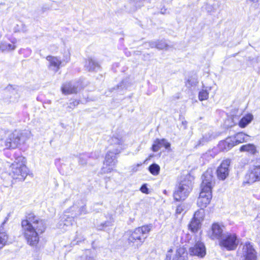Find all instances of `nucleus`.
<instances>
[{
  "instance_id": "nucleus-1",
  "label": "nucleus",
  "mask_w": 260,
  "mask_h": 260,
  "mask_svg": "<svg viewBox=\"0 0 260 260\" xmlns=\"http://www.w3.org/2000/svg\"><path fill=\"white\" fill-rule=\"evenodd\" d=\"M22 233L27 244L35 247L39 242V235L46 230L45 221L34 214H29L21 221Z\"/></svg>"
},
{
  "instance_id": "nucleus-2",
  "label": "nucleus",
  "mask_w": 260,
  "mask_h": 260,
  "mask_svg": "<svg viewBox=\"0 0 260 260\" xmlns=\"http://www.w3.org/2000/svg\"><path fill=\"white\" fill-rule=\"evenodd\" d=\"M201 191L197 201L198 206L202 209L206 208L212 199V188L214 185L213 173L207 170L202 176Z\"/></svg>"
},
{
  "instance_id": "nucleus-3",
  "label": "nucleus",
  "mask_w": 260,
  "mask_h": 260,
  "mask_svg": "<svg viewBox=\"0 0 260 260\" xmlns=\"http://www.w3.org/2000/svg\"><path fill=\"white\" fill-rule=\"evenodd\" d=\"M9 174L13 178L24 179L27 175L25 158L19 156L9 166Z\"/></svg>"
},
{
  "instance_id": "nucleus-4",
  "label": "nucleus",
  "mask_w": 260,
  "mask_h": 260,
  "mask_svg": "<svg viewBox=\"0 0 260 260\" xmlns=\"http://www.w3.org/2000/svg\"><path fill=\"white\" fill-rule=\"evenodd\" d=\"M120 153V149H115L114 150H109L106 155L101 171L102 173L106 174L114 170L117 163L116 154Z\"/></svg>"
},
{
  "instance_id": "nucleus-5",
  "label": "nucleus",
  "mask_w": 260,
  "mask_h": 260,
  "mask_svg": "<svg viewBox=\"0 0 260 260\" xmlns=\"http://www.w3.org/2000/svg\"><path fill=\"white\" fill-rule=\"evenodd\" d=\"M151 230V226L149 225H143L135 229L134 231H128L126 233L129 242L134 243L139 240L142 243L144 242L147 236L142 238L143 236L148 234Z\"/></svg>"
},
{
  "instance_id": "nucleus-6",
  "label": "nucleus",
  "mask_w": 260,
  "mask_h": 260,
  "mask_svg": "<svg viewBox=\"0 0 260 260\" xmlns=\"http://www.w3.org/2000/svg\"><path fill=\"white\" fill-rule=\"evenodd\" d=\"M191 190V182L188 180L181 181L174 192V198L177 201L184 200Z\"/></svg>"
},
{
  "instance_id": "nucleus-7",
  "label": "nucleus",
  "mask_w": 260,
  "mask_h": 260,
  "mask_svg": "<svg viewBox=\"0 0 260 260\" xmlns=\"http://www.w3.org/2000/svg\"><path fill=\"white\" fill-rule=\"evenodd\" d=\"M239 241L235 234L226 233L219 241V245L227 250H234L236 249Z\"/></svg>"
},
{
  "instance_id": "nucleus-8",
  "label": "nucleus",
  "mask_w": 260,
  "mask_h": 260,
  "mask_svg": "<svg viewBox=\"0 0 260 260\" xmlns=\"http://www.w3.org/2000/svg\"><path fill=\"white\" fill-rule=\"evenodd\" d=\"M186 251L183 247H178L175 250L170 248L167 251L165 260H185Z\"/></svg>"
},
{
  "instance_id": "nucleus-9",
  "label": "nucleus",
  "mask_w": 260,
  "mask_h": 260,
  "mask_svg": "<svg viewBox=\"0 0 260 260\" xmlns=\"http://www.w3.org/2000/svg\"><path fill=\"white\" fill-rule=\"evenodd\" d=\"M240 254L242 260H257L256 252L250 243L243 245Z\"/></svg>"
},
{
  "instance_id": "nucleus-10",
  "label": "nucleus",
  "mask_w": 260,
  "mask_h": 260,
  "mask_svg": "<svg viewBox=\"0 0 260 260\" xmlns=\"http://www.w3.org/2000/svg\"><path fill=\"white\" fill-rule=\"evenodd\" d=\"M231 160L229 159L223 160L216 170L217 178L221 180H225L229 175V166Z\"/></svg>"
},
{
  "instance_id": "nucleus-11",
  "label": "nucleus",
  "mask_w": 260,
  "mask_h": 260,
  "mask_svg": "<svg viewBox=\"0 0 260 260\" xmlns=\"http://www.w3.org/2000/svg\"><path fill=\"white\" fill-rule=\"evenodd\" d=\"M21 136V134L17 131L10 134L5 142L6 148H15L19 144Z\"/></svg>"
},
{
  "instance_id": "nucleus-12",
  "label": "nucleus",
  "mask_w": 260,
  "mask_h": 260,
  "mask_svg": "<svg viewBox=\"0 0 260 260\" xmlns=\"http://www.w3.org/2000/svg\"><path fill=\"white\" fill-rule=\"evenodd\" d=\"M222 233V227L219 224L215 223L212 224L211 230L208 232V235L212 240H218L219 241L224 235Z\"/></svg>"
},
{
  "instance_id": "nucleus-13",
  "label": "nucleus",
  "mask_w": 260,
  "mask_h": 260,
  "mask_svg": "<svg viewBox=\"0 0 260 260\" xmlns=\"http://www.w3.org/2000/svg\"><path fill=\"white\" fill-rule=\"evenodd\" d=\"M80 89L81 86L79 82L74 83L71 82L66 83L61 87L62 92L64 94L77 93Z\"/></svg>"
},
{
  "instance_id": "nucleus-14",
  "label": "nucleus",
  "mask_w": 260,
  "mask_h": 260,
  "mask_svg": "<svg viewBox=\"0 0 260 260\" xmlns=\"http://www.w3.org/2000/svg\"><path fill=\"white\" fill-rule=\"evenodd\" d=\"M189 253L191 255L203 257L206 254V249L204 244L198 242L189 249Z\"/></svg>"
},
{
  "instance_id": "nucleus-15",
  "label": "nucleus",
  "mask_w": 260,
  "mask_h": 260,
  "mask_svg": "<svg viewBox=\"0 0 260 260\" xmlns=\"http://www.w3.org/2000/svg\"><path fill=\"white\" fill-rule=\"evenodd\" d=\"M68 213H71L73 218H77L87 213L86 208L84 206H79L76 204L74 205L68 209Z\"/></svg>"
},
{
  "instance_id": "nucleus-16",
  "label": "nucleus",
  "mask_w": 260,
  "mask_h": 260,
  "mask_svg": "<svg viewBox=\"0 0 260 260\" xmlns=\"http://www.w3.org/2000/svg\"><path fill=\"white\" fill-rule=\"evenodd\" d=\"M170 143L169 142H168L166 139H157L154 141V144L152 145V150L154 152H157L162 147H164L166 149L170 150Z\"/></svg>"
},
{
  "instance_id": "nucleus-17",
  "label": "nucleus",
  "mask_w": 260,
  "mask_h": 260,
  "mask_svg": "<svg viewBox=\"0 0 260 260\" xmlns=\"http://www.w3.org/2000/svg\"><path fill=\"white\" fill-rule=\"evenodd\" d=\"M49 62V68L55 72H57L61 63V60L57 57L48 56L46 58Z\"/></svg>"
},
{
  "instance_id": "nucleus-18",
  "label": "nucleus",
  "mask_w": 260,
  "mask_h": 260,
  "mask_svg": "<svg viewBox=\"0 0 260 260\" xmlns=\"http://www.w3.org/2000/svg\"><path fill=\"white\" fill-rule=\"evenodd\" d=\"M234 141L232 137L220 141L218 144L219 148L222 151H228L235 146Z\"/></svg>"
},
{
  "instance_id": "nucleus-19",
  "label": "nucleus",
  "mask_w": 260,
  "mask_h": 260,
  "mask_svg": "<svg viewBox=\"0 0 260 260\" xmlns=\"http://www.w3.org/2000/svg\"><path fill=\"white\" fill-rule=\"evenodd\" d=\"M245 178L246 182L249 184L259 181L253 168L249 170L245 175Z\"/></svg>"
},
{
  "instance_id": "nucleus-20",
  "label": "nucleus",
  "mask_w": 260,
  "mask_h": 260,
  "mask_svg": "<svg viewBox=\"0 0 260 260\" xmlns=\"http://www.w3.org/2000/svg\"><path fill=\"white\" fill-rule=\"evenodd\" d=\"M232 137L234 141L235 145H236L247 141L248 136L243 133H240L236 134L235 136Z\"/></svg>"
},
{
  "instance_id": "nucleus-21",
  "label": "nucleus",
  "mask_w": 260,
  "mask_h": 260,
  "mask_svg": "<svg viewBox=\"0 0 260 260\" xmlns=\"http://www.w3.org/2000/svg\"><path fill=\"white\" fill-rule=\"evenodd\" d=\"M253 115L248 114L243 117L239 122V125L241 128L245 127L253 120Z\"/></svg>"
},
{
  "instance_id": "nucleus-22",
  "label": "nucleus",
  "mask_w": 260,
  "mask_h": 260,
  "mask_svg": "<svg viewBox=\"0 0 260 260\" xmlns=\"http://www.w3.org/2000/svg\"><path fill=\"white\" fill-rule=\"evenodd\" d=\"M65 213L61 216V222H64L63 226H66L67 229V226L71 225L73 222V217L72 216H70L69 215Z\"/></svg>"
},
{
  "instance_id": "nucleus-23",
  "label": "nucleus",
  "mask_w": 260,
  "mask_h": 260,
  "mask_svg": "<svg viewBox=\"0 0 260 260\" xmlns=\"http://www.w3.org/2000/svg\"><path fill=\"white\" fill-rule=\"evenodd\" d=\"M241 152H247L251 154H254L256 152V148L254 145L250 144L242 146L240 149Z\"/></svg>"
},
{
  "instance_id": "nucleus-24",
  "label": "nucleus",
  "mask_w": 260,
  "mask_h": 260,
  "mask_svg": "<svg viewBox=\"0 0 260 260\" xmlns=\"http://www.w3.org/2000/svg\"><path fill=\"white\" fill-rule=\"evenodd\" d=\"M111 143L112 145H117V147L116 149H120V151L122 149V145L123 144V140L122 138H117L116 137H113L111 140Z\"/></svg>"
},
{
  "instance_id": "nucleus-25",
  "label": "nucleus",
  "mask_w": 260,
  "mask_h": 260,
  "mask_svg": "<svg viewBox=\"0 0 260 260\" xmlns=\"http://www.w3.org/2000/svg\"><path fill=\"white\" fill-rule=\"evenodd\" d=\"M201 221H198V220L192 218L189 225V229L192 232H197L201 226Z\"/></svg>"
},
{
  "instance_id": "nucleus-26",
  "label": "nucleus",
  "mask_w": 260,
  "mask_h": 260,
  "mask_svg": "<svg viewBox=\"0 0 260 260\" xmlns=\"http://www.w3.org/2000/svg\"><path fill=\"white\" fill-rule=\"evenodd\" d=\"M16 46L14 45L7 43L6 42H1L0 44V49L3 51H12L14 50Z\"/></svg>"
},
{
  "instance_id": "nucleus-27",
  "label": "nucleus",
  "mask_w": 260,
  "mask_h": 260,
  "mask_svg": "<svg viewBox=\"0 0 260 260\" xmlns=\"http://www.w3.org/2000/svg\"><path fill=\"white\" fill-rule=\"evenodd\" d=\"M8 239L7 234L5 232H0V250L7 244Z\"/></svg>"
},
{
  "instance_id": "nucleus-28",
  "label": "nucleus",
  "mask_w": 260,
  "mask_h": 260,
  "mask_svg": "<svg viewBox=\"0 0 260 260\" xmlns=\"http://www.w3.org/2000/svg\"><path fill=\"white\" fill-rule=\"evenodd\" d=\"M149 172L154 176L158 175L160 171V167L156 164H153L149 167Z\"/></svg>"
},
{
  "instance_id": "nucleus-29",
  "label": "nucleus",
  "mask_w": 260,
  "mask_h": 260,
  "mask_svg": "<svg viewBox=\"0 0 260 260\" xmlns=\"http://www.w3.org/2000/svg\"><path fill=\"white\" fill-rule=\"evenodd\" d=\"M86 66L89 71H94L96 68H99L98 64L92 59L88 60Z\"/></svg>"
},
{
  "instance_id": "nucleus-30",
  "label": "nucleus",
  "mask_w": 260,
  "mask_h": 260,
  "mask_svg": "<svg viewBox=\"0 0 260 260\" xmlns=\"http://www.w3.org/2000/svg\"><path fill=\"white\" fill-rule=\"evenodd\" d=\"M204 217V211L203 209L198 210L194 214V219L198 220V221L202 222Z\"/></svg>"
},
{
  "instance_id": "nucleus-31",
  "label": "nucleus",
  "mask_w": 260,
  "mask_h": 260,
  "mask_svg": "<svg viewBox=\"0 0 260 260\" xmlns=\"http://www.w3.org/2000/svg\"><path fill=\"white\" fill-rule=\"evenodd\" d=\"M209 97V92L206 90L203 89L199 92V99L200 101L207 100Z\"/></svg>"
},
{
  "instance_id": "nucleus-32",
  "label": "nucleus",
  "mask_w": 260,
  "mask_h": 260,
  "mask_svg": "<svg viewBox=\"0 0 260 260\" xmlns=\"http://www.w3.org/2000/svg\"><path fill=\"white\" fill-rule=\"evenodd\" d=\"M166 43L163 41H157V48L158 49H164L167 47Z\"/></svg>"
},
{
  "instance_id": "nucleus-33",
  "label": "nucleus",
  "mask_w": 260,
  "mask_h": 260,
  "mask_svg": "<svg viewBox=\"0 0 260 260\" xmlns=\"http://www.w3.org/2000/svg\"><path fill=\"white\" fill-rule=\"evenodd\" d=\"M113 221L112 220L106 221L104 223L101 224V228L99 227L98 228L99 230H103L106 227L111 226L113 224Z\"/></svg>"
},
{
  "instance_id": "nucleus-34",
  "label": "nucleus",
  "mask_w": 260,
  "mask_h": 260,
  "mask_svg": "<svg viewBox=\"0 0 260 260\" xmlns=\"http://www.w3.org/2000/svg\"><path fill=\"white\" fill-rule=\"evenodd\" d=\"M142 165V164H137L136 165H134L130 167L131 170V172L132 173L136 172L138 170V168L140 167Z\"/></svg>"
},
{
  "instance_id": "nucleus-35",
  "label": "nucleus",
  "mask_w": 260,
  "mask_h": 260,
  "mask_svg": "<svg viewBox=\"0 0 260 260\" xmlns=\"http://www.w3.org/2000/svg\"><path fill=\"white\" fill-rule=\"evenodd\" d=\"M63 223L64 222H61V216L60 218L59 221L57 224V228L62 230V231H66V226H63Z\"/></svg>"
},
{
  "instance_id": "nucleus-36",
  "label": "nucleus",
  "mask_w": 260,
  "mask_h": 260,
  "mask_svg": "<svg viewBox=\"0 0 260 260\" xmlns=\"http://www.w3.org/2000/svg\"><path fill=\"white\" fill-rule=\"evenodd\" d=\"M253 169L260 181V166H255L253 167Z\"/></svg>"
},
{
  "instance_id": "nucleus-37",
  "label": "nucleus",
  "mask_w": 260,
  "mask_h": 260,
  "mask_svg": "<svg viewBox=\"0 0 260 260\" xmlns=\"http://www.w3.org/2000/svg\"><path fill=\"white\" fill-rule=\"evenodd\" d=\"M183 210H184L183 206H182V205H179L177 206V207L176 208V212L177 214H181L183 212Z\"/></svg>"
},
{
  "instance_id": "nucleus-38",
  "label": "nucleus",
  "mask_w": 260,
  "mask_h": 260,
  "mask_svg": "<svg viewBox=\"0 0 260 260\" xmlns=\"http://www.w3.org/2000/svg\"><path fill=\"white\" fill-rule=\"evenodd\" d=\"M143 193H148V188L146 185L144 184L142 186L140 189Z\"/></svg>"
},
{
  "instance_id": "nucleus-39",
  "label": "nucleus",
  "mask_w": 260,
  "mask_h": 260,
  "mask_svg": "<svg viewBox=\"0 0 260 260\" xmlns=\"http://www.w3.org/2000/svg\"><path fill=\"white\" fill-rule=\"evenodd\" d=\"M150 47L151 48H157V41L156 42H151L149 43Z\"/></svg>"
},
{
  "instance_id": "nucleus-40",
  "label": "nucleus",
  "mask_w": 260,
  "mask_h": 260,
  "mask_svg": "<svg viewBox=\"0 0 260 260\" xmlns=\"http://www.w3.org/2000/svg\"><path fill=\"white\" fill-rule=\"evenodd\" d=\"M86 260H93V259L91 257H88L86 258Z\"/></svg>"
},
{
  "instance_id": "nucleus-41",
  "label": "nucleus",
  "mask_w": 260,
  "mask_h": 260,
  "mask_svg": "<svg viewBox=\"0 0 260 260\" xmlns=\"http://www.w3.org/2000/svg\"><path fill=\"white\" fill-rule=\"evenodd\" d=\"M66 62H68L70 60V56L67 57L66 58Z\"/></svg>"
},
{
  "instance_id": "nucleus-42",
  "label": "nucleus",
  "mask_w": 260,
  "mask_h": 260,
  "mask_svg": "<svg viewBox=\"0 0 260 260\" xmlns=\"http://www.w3.org/2000/svg\"><path fill=\"white\" fill-rule=\"evenodd\" d=\"M7 220H8V218H6V219L5 220V221L3 222L2 225H3L6 223V222L7 221Z\"/></svg>"
},
{
  "instance_id": "nucleus-43",
  "label": "nucleus",
  "mask_w": 260,
  "mask_h": 260,
  "mask_svg": "<svg viewBox=\"0 0 260 260\" xmlns=\"http://www.w3.org/2000/svg\"><path fill=\"white\" fill-rule=\"evenodd\" d=\"M253 3H256L258 1V0H251Z\"/></svg>"
},
{
  "instance_id": "nucleus-44",
  "label": "nucleus",
  "mask_w": 260,
  "mask_h": 260,
  "mask_svg": "<svg viewBox=\"0 0 260 260\" xmlns=\"http://www.w3.org/2000/svg\"><path fill=\"white\" fill-rule=\"evenodd\" d=\"M80 162L82 165H83V164H85V162H82L81 159H80Z\"/></svg>"
},
{
  "instance_id": "nucleus-45",
  "label": "nucleus",
  "mask_w": 260,
  "mask_h": 260,
  "mask_svg": "<svg viewBox=\"0 0 260 260\" xmlns=\"http://www.w3.org/2000/svg\"><path fill=\"white\" fill-rule=\"evenodd\" d=\"M2 36V34L1 32H0V38H1Z\"/></svg>"
}]
</instances>
